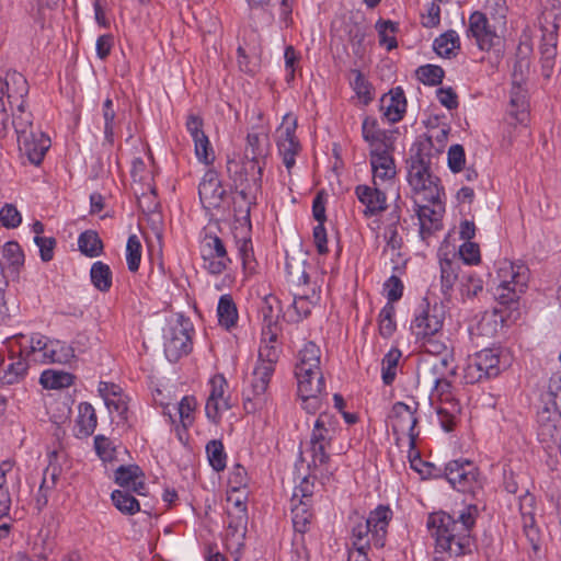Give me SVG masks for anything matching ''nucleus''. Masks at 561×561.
<instances>
[{"label":"nucleus","instance_id":"obj_52","mask_svg":"<svg viewBox=\"0 0 561 561\" xmlns=\"http://www.w3.org/2000/svg\"><path fill=\"white\" fill-rule=\"evenodd\" d=\"M451 356L445 354L439 357H435L430 365V375L433 380L447 378V375H454L455 368L450 367Z\"/></svg>","mask_w":561,"mask_h":561},{"label":"nucleus","instance_id":"obj_13","mask_svg":"<svg viewBox=\"0 0 561 561\" xmlns=\"http://www.w3.org/2000/svg\"><path fill=\"white\" fill-rule=\"evenodd\" d=\"M297 121L291 115L286 114L280 127L277 129V148L286 169H290L296 163V156L300 152L301 146L296 136Z\"/></svg>","mask_w":561,"mask_h":561},{"label":"nucleus","instance_id":"obj_1","mask_svg":"<svg viewBox=\"0 0 561 561\" xmlns=\"http://www.w3.org/2000/svg\"><path fill=\"white\" fill-rule=\"evenodd\" d=\"M295 377L302 409L309 414L317 413L328 393L321 370V350L314 342H307L298 352Z\"/></svg>","mask_w":561,"mask_h":561},{"label":"nucleus","instance_id":"obj_58","mask_svg":"<svg viewBox=\"0 0 561 561\" xmlns=\"http://www.w3.org/2000/svg\"><path fill=\"white\" fill-rule=\"evenodd\" d=\"M94 448L98 456L103 461H111L115 457V446L113 442L104 435L94 437Z\"/></svg>","mask_w":561,"mask_h":561},{"label":"nucleus","instance_id":"obj_39","mask_svg":"<svg viewBox=\"0 0 561 561\" xmlns=\"http://www.w3.org/2000/svg\"><path fill=\"white\" fill-rule=\"evenodd\" d=\"M92 285L102 293H107L112 287L113 273L107 264L96 261L90 270Z\"/></svg>","mask_w":561,"mask_h":561},{"label":"nucleus","instance_id":"obj_57","mask_svg":"<svg viewBox=\"0 0 561 561\" xmlns=\"http://www.w3.org/2000/svg\"><path fill=\"white\" fill-rule=\"evenodd\" d=\"M0 221L8 229L16 228L22 222V215L12 204H5L0 209Z\"/></svg>","mask_w":561,"mask_h":561},{"label":"nucleus","instance_id":"obj_35","mask_svg":"<svg viewBox=\"0 0 561 561\" xmlns=\"http://www.w3.org/2000/svg\"><path fill=\"white\" fill-rule=\"evenodd\" d=\"M433 48L437 55L446 58L456 56L457 50L460 49V38L456 31L449 30L437 38L433 43Z\"/></svg>","mask_w":561,"mask_h":561},{"label":"nucleus","instance_id":"obj_8","mask_svg":"<svg viewBox=\"0 0 561 561\" xmlns=\"http://www.w3.org/2000/svg\"><path fill=\"white\" fill-rule=\"evenodd\" d=\"M440 477H445L449 484L457 491L474 493L482 488L480 472L474 462L459 458L445 465L444 470H438Z\"/></svg>","mask_w":561,"mask_h":561},{"label":"nucleus","instance_id":"obj_62","mask_svg":"<svg viewBox=\"0 0 561 561\" xmlns=\"http://www.w3.org/2000/svg\"><path fill=\"white\" fill-rule=\"evenodd\" d=\"M314 477H305L299 485H297L294 490V494L291 497V502H296L298 500H305L308 503H311V497L313 495L314 489Z\"/></svg>","mask_w":561,"mask_h":561},{"label":"nucleus","instance_id":"obj_30","mask_svg":"<svg viewBox=\"0 0 561 561\" xmlns=\"http://www.w3.org/2000/svg\"><path fill=\"white\" fill-rule=\"evenodd\" d=\"M98 425V417L94 408L89 402H81L78 405V436L89 437Z\"/></svg>","mask_w":561,"mask_h":561},{"label":"nucleus","instance_id":"obj_14","mask_svg":"<svg viewBox=\"0 0 561 561\" xmlns=\"http://www.w3.org/2000/svg\"><path fill=\"white\" fill-rule=\"evenodd\" d=\"M266 161L244 158L242 164L236 160H228L227 171L234 183L249 182L255 192L262 188L263 170Z\"/></svg>","mask_w":561,"mask_h":561},{"label":"nucleus","instance_id":"obj_20","mask_svg":"<svg viewBox=\"0 0 561 561\" xmlns=\"http://www.w3.org/2000/svg\"><path fill=\"white\" fill-rule=\"evenodd\" d=\"M380 111L389 123H398L407 111V99L401 87L391 89L380 99Z\"/></svg>","mask_w":561,"mask_h":561},{"label":"nucleus","instance_id":"obj_9","mask_svg":"<svg viewBox=\"0 0 561 561\" xmlns=\"http://www.w3.org/2000/svg\"><path fill=\"white\" fill-rule=\"evenodd\" d=\"M445 308L442 304L431 305L427 299L417 307L411 322V331L416 340L435 337L444 325Z\"/></svg>","mask_w":561,"mask_h":561},{"label":"nucleus","instance_id":"obj_37","mask_svg":"<svg viewBox=\"0 0 561 561\" xmlns=\"http://www.w3.org/2000/svg\"><path fill=\"white\" fill-rule=\"evenodd\" d=\"M75 357L73 348L59 340H51L48 345V354L41 364H67Z\"/></svg>","mask_w":561,"mask_h":561},{"label":"nucleus","instance_id":"obj_61","mask_svg":"<svg viewBox=\"0 0 561 561\" xmlns=\"http://www.w3.org/2000/svg\"><path fill=\"white\" fill-rule=\"evenodd\" d=\"M434 387L431 392V403L432 405L436 404L437 400H447V398L451 399V382L447 378L433 380Z\"/></svg>","mask_w":561,"mask_h":561},{"label":"nucleus","instance_id":"obj_55","mask_svg":"<svg viewBox=\"0 0 561 561\" xmlns=\"http://www.w3.org/2000/svg\"><path fill=\"white\" fill-rule=\"evenodd\" d=\"M196 399L192 396H185L178 404V412L184 428L191 426L194 422L193 413L196 408Z\"/></svg>","mask_w":561,"mask_h":561},{"label":"nucleus","instance_id":"obj_17","mask_svg":"<svg viewBox=\"0 0 561 561\" xmlns=\"http://www.w3.org/2000/svg\"><path fill=\"white\" fill-rule=\"evenodd\" d=\"M282 347L279 344H261L259 348V359L254 367L252 377L260 379L256 389L262 390L264 382L271 381L275 371V365L279 359Z\"/></svg>","mask_w":561,"mask_h":561},{"label":"nucleus","instance_id":"obj_6","mask_svg":"<svg viewBox=\"0 0 561 561\" xmlns=\"http://www.w3.org/2000/svg\"><path fill=\"white\" fill-rule=\"evenodd\" d=\"M529 270L524 264L503 262L497 268L499 284L495 289V298L502 305H510L524 293L529 278Z\"/></svg>","mask_w":561,"mask_h":561},{"label":"nucleus","instance_id":"obj_16","mask_svg":"<svg viewBox=\"0 0 561 561\" xmlns=\"http://www.w3.org/2000/svg\"><path fill=\"white\" fill-rule=\"evenodd\" d=\"M210 392L205 405L207 419L218 424L221 420V414L231 408L229 398L225 397L227 380L222 375L214 376L210 381Z\"/></svg>","mask_w":561,"mask_h":561},{"label":"nucleus","instance_id":"obj_29","mask_svg":"<svg viewBox=\"0 0 561 561\" xmlns=\"http://www.w3.org/2000/svg\"><path fill=\"white\" fill-rule=\"evenodd\" d=\"M270 154V139L266 134L250 133L247 136L244 158L266 161Z\"/></svg>","mask_w":561,"mask_h":561},{"label":"nucleus","instance_id":"obj_27","mask_svg":"<svg viewBox=\"0 0 561 561\" xmlns=\"http://www.w3.org/2000/svg\"><path fill=\"white\" fill-rule=\"evenodd\" d=\"M411 157L408 163L425 164L432 167V159L438 153L435 150L432 136L422 135L411 147Z\"/></svg>","mask_w":561,"mask_h":561},{"label":"nucleus","instance_id":"obj_32","mask_svg":"<svg viewBox=\"0 0 561 561\" xmlns=\"http://www.w3.org/2000/svg\"><path fill=\"white\" fill-rule=\"evenodd\" d=\"M511 115L517 123L524 124L528 119V99L527 90L524 87H512L511 90Z\"/></svg>","mask_w":561,"mask_h":561},{"label":"nucleus","instance_id":"obj_42","mask_svg":"<svg viewBox=\"0 0 561 561\" xmlns=\"http://www.w3.org/2000/svg\"><path fill=\"white\" fill-rule=\"evenodd\" d=\"M402 353L399 348L392 347L381 360V378L386 386L392 385L397 376V368Z\"/></svg>","mask_w":561,"mask_h":561},{"label":"nucleus","instance_id":"obj_44","mask_svg":"<svg viewBox=\"0 0 561 561\" xmlns=\"http://www.w3.org/2000/svg\"><path fill=\"white\" fill-rule=\"evenodd\" d=\"M318 300L319 297L317 296L314 290H312L311 295H295L291 307L295 310L296 317L293 319V321L299 322L302 319L308 318L311 313L312 308L317 305Z\"/></svg>","mask_w":561,"mask_h":561},{"label":"nucleus","instance_id":"obj_50","mask_svg":"<svg viewBox=\"0 0 561 561\" xmlns=\"http://www.w3.org/2000/svg\"><path fill=\"white\" fill-rule=\"evenodd\" d=\"M2 254L12 272L18 273L19 268L24 264V254L20 244L15 241L7 242L3 245Z\"/></svg>","mask_w":561,"mask_h":561},{"label":"nucleus","instance_id":"obj_45","mask_svg":"<svg viewBox=\"0 0 561 561\" xmlns=\"http://www.w3.org/2000/svg\"><path fill=\"white\" fill-rule=\"evenodd\" d=\"M111 499L114 506L123 514L134 515L140 511L139 502L126 491L115 490Z\"/></svg>","mask_w":561,"mask_h":561},{"label":"nucleus","instance_id":"obj_11","mask_svg":"<svg viewBox=\"0 0 561 561\" xmlns=\"http://www.w3.org/2000/svg\"><path fill=\"white\" fill-rule=\"evenodd\" d=\"M537 436L542 448L549 453H557L561 444V413L545 407L538 412Z\"/></svg>","mask_w":561,"mask_h":561},{"label":"nucleus","instance_id":"obj_60","mask_svg":"<svg viewBox=\"0 0 561 561\" xmlns=\"http://www.w3.org/2000/svg\"><path fill=\"white\" fill-rule=\"evenodd\" d=\"M409 460H410L411 468L413 470H415L416 472H419L420 474H422L424 478H426V477L439 478L440 477V474H438V472L437 473L434 472V470H436V468L433 463L422 460L419 451L415 450V454H412V451H410Z\"/></svg>","mask_w":561,"mask_h":561},{"label":"nucleus","instance_id":"obj_34","mask_svg":"<svg viewBox=\"0 0 561 561\" xmlns=\"http://www.w3.org/2000/svg\"><path fill=\"white\" fill-rule=\"evenodd\" d=\"M218 322L227 330L234 328L238 321V310L230 295H222L217 306Z\"/></svg>","mask_w":561,"mask_h":561},{"label":"nucleus","instance_id":"obj_7","mask_svg":"<svg viewBox=\"0 0 561 561\" xmlns=\"http://www.w3.org/2000/svg\"><path fill=\"white\" fill-rule=\"evenodd\" d=\"M193 324L188 318L178 314L163 333V346L167 358L175 363L192 351Z\"/></svg>","mask_w":561,"mask_h":561},{"label":"nucleus","instance_id":"obj_21","mask_svg":"<svg viewBox=\"0 0 561 561\" xmlns=\"http://www.w3.org/2000/svg\"><path fill=\"white\" fill-rule=\"evenodd\" d=\"M394 144L385 148L370 150V165L374 179L390 180L394 178L396 164L393 159Z\"/></svg>","mask_w":561,"mask_h":561},{"label":"nucleus","instance_id":"obj_48","mask_svg":"<svg viewBox=\"0 0 561 561\" xmlns=\"http://www.w3.org/2000/svg\"><path fill=\"white\" fill-rule=\"evenodd\" d=\"M415 73L417 79L425 85H437L442 83L445 76V71L440 66L431 64L420 66Z\"/></svg>","mask_w":561,"mask_h":561},{"label":"nucleus","instance_id":"obj_3","mask_svg":"<svg viewBox=\"0 0 561 561\" xmlns=\"http://www.w3.org/2000/svg\"><path fill=\"white\" fill-rule=\"evenodd\" d=\"M393 517V512L388 505H378L370 511L368 517L356 516L352 518L351 529L352 543L374 545L376 548H383L388 534V526Z\"/></svg>","mask_w":561,"mask_h":561},{"label":"nucleus","instance_id":"obj_51","mask_svg":"<svg viewBox=\"0 0 561 561\" xmlns=\"http://www.w3.org/2000/svg\"><path fill=\"white\" fill-rule=\"evenodd\" d=\"M126 261L130 272L139 270L141 261V243L136 234L129 236L126 244Z\"/></svg>","mask_w":561,"mask_h":561},{"label":"nucleus","instance_id":"obj_15","mask_svg":"<svg viewBox=\"0 0 561 561\" xmlns=\"http://www.w3.org/2000/svg\"><path fill=\"white\" fill-rule=\"evenodd\" d=\"M198 196L203 207L207 210L221 207L227 191L224 188L218 173L209 169L205 172L198 185Z\"/></svg>","mask_w":561,"mask_h":561},{"label":"nucleus","instance_id":"obj_4","mask_svg":"<svg viewBox=\"0 0 561 561\" xmlns=\"http://www.w3.org/2000/svg\"><path fill=\"white\" fill-rule=\"evenodd\" d=\"M512 365V355L506 348H483L469 356L463 378L467 383L481 382L497 377Z\"/></svg>","mask_w":561,"mask_h":561},{"label":"nucleus","instance_id":"obj_12","mask_svg":"<svg viewBox=\"0 0 561 561\" xmlns=\"http://www.w3.org/2000/svg\"><path fill=\"white\" fill-rule=\"evenodd\" d=\"M417 407V402H414V407L404 402H396L389 415L393 434L399 435L407 433L411 450H415L416 439L419 437V432L415 431L419 422L415 416Z\"/></svg>","mask_w":561,"mask_h":561},{"label":"nucleus","instance_id":"obj_64","mask_svg":"<svg viewBox=\"0 0 561 561\" xmlns=\"http://www.w3.org/2000/svg\"><path fill=\"white\" fill-rule=\"evenodd\" d=\"M460 262L466 264H477L480 262V249L477 243L466 241L459 249Z\"/></svg>","mask_w":561,"mask_h":561},{"label":"nucleus","instance_id":"obj_2","mask_svg":"<svg viewBox=\"0 0 561 561\" xmlns=\"http://www.w3.org/2000/svg\"><path fill=\"white\" fill-rule=\"evenodd\" d=\"M342 427L336 415L321 412L317 417L311 430L309 439V451L311 461L308 463L310 470H317L330 462V451L336 438L340 436Z\"/></svg>","mask_w":561,"mask_h":561},{"label":"nucleus","instance_id":"obj_22","mask_svg":"<svg viewBox=\"0 0 561 561\" xmlns=\"http://www.w3.org/2000/svg\"><path fill=\"white\" fill-rule=\"evenodd\" d=\"M440 266V290L445 299L449 300L454 286L459 279L461 272L460 259L454 254L451 257L445 255L439 259Z\"/></svg>","mask_w":561,"mask_h":561},{"label":"nucleus","instance_id":"obj_24","mask_svg":"<svg viewBox=\"0 0 561 561\" xmlns=\"http://www.w3.org/2000/svg\"><path fill=\"white\" fill-rule=\"evenodd\" d=\"M18 145L21 153L25 154L32 164L39 165L49 148V139L45 138L43 134L37 137L32 133L27 137L19 139Z\"/></svg>","mask_w":561,"mask_h":561},{"label":"nucleus","instance_id":"obj_38","mask_svg":"<svg viewBox=\"0 0 561 561\" xmlns=\"http://www.w3.org/2000/svg\"><path fill=\"white\" fill-rule=\"evenodd\" d=\"M417 217L420 220V234L423 240L440 228L439 213L430 206H419Z\"/></svg>","mask_w":561,"mask_h":561},{"label":"nucleus","instance_id":"obj_56","mask_svg":"<svg viewBox=\"0 0 561 561\" xmlns=\"http://www.w3.org/2000/svg\"><path fill=\"white\" fill-rule=\"evenodd\" d=\"M523 530L533 550L537 552L540 549V530L536 526L535 517L529 516L528 513L523 520Z\"/></svg>","mask_w":561,"mask_h":561},{"label":"nucleus","instance_id":"obj_28","mask_svg":"<svg viewBox=\"0 0 561 561\" xmlns=\"http://www.w3.org/2000/svg\"><path fill=\"white\" fill-rule=\"evenodd\" d=\"M51 339L34 333L30 336L27 345H21V354H25L26 359L33 363H42L48 354V345Z\"/></svg>","mask_w":561,"mask_h":561},{"label":"nucleus","instance_id":"obj_23","mask_svg":"<svg viewBox=\"0 0 561 561\" xmlns=\"http://www.w3.org/2000/svg\"><path fill=\"white\" fill-rule=\"evenodd\" d=\"M362 136L370 150L393 145L392 133L379 128L375 117L366 116L362 124Z\"/></svg>","mask_w":561,"mask_h":561},{"label":"nucleus","instance_id":"obj_31","mask_svg":"<svg viewBox=\"0 0 561 561\" xmlns=\"http://www.w3.org/2000/svg\"><path fill=\"white\" fill-rule=\"evenodd\" d=\"M201 253L203 259L229 257L224 241L213 231L205 229L201 242Z\"/></svg>","mask_w":561,"mask_h":561},{"label":"nucleus","instance_id":"obj_40","mask_svg":"<svg viewBox=\"0 0 561 561\" xmlns=\"http://www.w3.org/2000/svg\"><path fill=\"white\" fill-rule=\"evenodd\" d=\"M108 412L113 415L116 413V424H128L129 421V411L127 397L123 394L122 390L119 392H112L110 397L106 398L105 403Z\"/></svg>","mask_w":561,"mask_h":561},{"label":"nucleus","instance_id":"obj_46","mask_svg":"<svg viewBox=\"0 0 561 561\" xmlns=\"http://www.w3.org/2000/svg\"><path fill=\"white\" fill-rule=\"evenodd\" d=\"M27 363L28 360L25 357L9 364L0 378L2 383L14 385L23 380L27 371Z\"/></svg>","mask_w":561,"mask_h":561},{"label":"nucleus","instance_id":"obj_18","mask_svg":"<svg viewBox=\"0 0 561 561\" xmlns=\"http://www.w3.org/2000/svg\"><path fill=\"white\" fill-rule=\"evenodd\" d=\"M467 36L474 38L481 50H490L494 46V41L499 39L495 31L489 24L486 15L480 11L470 14Z\"/></svg>","mask_w":561,"mask_h":561},{"label":"nucleus","instance_id":"obj_26","mask_svg":"<svg viewBox=\"0 0 561 561\" xmlns=\"http://www.w3.org/2000/svg\"><path fill=\"white\" fill-rule=\"evenodd\" d=\"M433 407L436 409L442 428L445 432H451L461 410L459 402L451 397V399L447 398V400H437Z\"/></svg>","mask_w":561,"mask_h":561},{"label":"nucleus","instance_id":"obj_36","mask_svg":"<svg viewBox=\"0 0 561 561\" xmlns=\"http://www.w3.org/2000/svg\"><path fill=\"white\" fill-rule=\"evenodd\" d=\"M75 376L62 370L47 369L41 374L39 383L45 389H64L73 383Z\"/></svg>","mask_w":561,"mask_h":561},{"label":"nucleus","instance_id":"obj_10","mask_svg":"<svg viewBox=\"0 0 561 561\" xmlns=\"http://www.w3.org/2000/svg\"><path fill=\"white\" fill-rule=\"evenodd\" d=\"M408 182L416 194H423V199L431 204L440 203L439 179L432 174L431 167L409 163Z\"/></svg>","mask_w":561,"mask_h":561},{"label":"nucleus","instance_id":"obj_49","mask_svg":"<svg viewBox=\"0 0 561 561\" xmlns=\"http://www.w3.org/2000/svg\"><path fill=\"white\" fill-rule=\"evenodd\" d=\"M376 27L378 30L379 35V44L381 46H386L387 50H391L397 47L398 43L393 35L398 31V24L387 20V21H379L376 24Z\"/></svg>","mask_w":561,"mask_h":561},{"label":"nucleus","instance_id":"obj_25","mask_svg":"<svg viewBox=\"0 0 561 561\" xmlns=\"http://www.w3.org/2000/svg\"><path fill=\"white\" fill-rule=\"evenodd\" d=\"M291 503L293 527L295 533L302 537L310 530L312 525L313 512L311 511V503H308L305 500H298Z\"/></svg>","mask_w":561,"mask_h":561},{"label":"nucleus","instance_id":"obj_47","mask_svg":"<svg viewBox=\"0 0 561 561\" xmlns=\"http://www.w3.org/2000/svg\"><path fill=\"white\" fill-rule=\"evenodd\" d=\"M396 308L392 304L387 302L379 313V333L382 337H390L397 329L394 321Z\"/></svg>","mask_w":561,"mask_h":561},{"label":"nucleus","instance_id":"obj_54","mask_svg":"<svg viewBox=\"0 0 561 561\" xmlns=\"http://www.w3.org/2000/svg\"><path fill=\"white\" fill-rule=\"evenodd\" d=\"M353 73L354 79L352 81V87L357 96L363 101L365 105H367L374 99L371 84L366 80L359 70H354Z\"/></svg>","mask_w":561,"mask_h":561},{"label":"nucleus","instance_id":"obj_41","mask_svg":"<svg viewBox=\"0 0 561 561\" xmlns=\"http://www.w3.org/2000/svg\"><path fill=\"white\" fill-rule=\"evenodd\" d=\"M79 250L89 257H95L103 252V242L98 232L85 230L78 238Z\"/></svg>","mask_w":561,"mask_h":561},{"label":"nucleus","instance_id":"obj_59","mask_svg":"<svg viewBox=\"0 0 561 561\" xmlns=\"http://www.w3.org/2000/svg\"><path fill=\"white\" fill-rule=\"evenodd\" d=\"M194 147H195V154L201 162H203L207 165L213 163V161L215 159L214 150H213L210 141L206 135L194 140Z\"/></svg>","mask_w":561,"mask_h":561},{"label":"nucleus","instance_id":"obj_43","mask_svg":"<svg viewBox=\"0 0 561 561\" xmlns=\"http://www.w3.org/2000/svg\"><path fill=\"white\" fill-rule=\"evenodd\" d=\"M206 455L210 467L216 471H224L227 465V454L220 439H211L206 445Z\"/></svg>","mask_w":561,"mask_h":561},{"label":"nucleus","instance_id":"obj_19","mask_svg":"<svg viewBox=\"0 0 561 561\" xmlns=\"http://www.w3.org/2000/svg\"><path fill=\"white\" fill-rule=\"evenodd\" d=\"M374 184L375 186L359 184L354 191L358 202L365 206L363 210L365 218L378 216L388 208L386 193L376 186L375 181Z\"/></svg>","mask_w":561,"mask_h":561},{"label":"nucleus","instance_id":"obj_63","mask_svg":"<svg viewBox=\"0 0 561 561\" xmlns=\"http://www.w3.org/2000/svg\"><path fill=\"white\" fill-rule=\"evenodd\" d=\"M448 167L457 173L462 170L466 162L465 149L461 145H453L448 150Z\"/></svg>","mask_w":561,"mask_h":561},{"label":"nucleus","instance_id":"obj_5","mask_svg":"<svg viewBox=\"0 0 561 561\" xmlns=\"http://www.w3.org/2000/svg\"><path fill=\"white\" fill-rule=\"evenodd\" d=\"M545 4L546 12L542 14V19L546 25L540 26L541 38L539 45L541 72L546 79H549L552 75L554 67V59L557 57V44H558V28L559 25L556 20L559 13L557 9L561 7L560 0H541Z\"/></svg>","mask_w":561,"mask_h":561},{"label":"nucleus","instance_id":"obj_53","mask_svg":"<svg viewBox=\"0 0 561 561\" xmlns=\"http://www.w3.org/2000/svg\"><path fill=\"white\" fill-rule=\"evenodd\" d=\"M144 473L138 466H121L115 471V482L122 488H129Z\"/></svg>","mask_w":561,"mask_h":561},{"label":"nucleus","instance_id":"obj_33","mask_svg":"<svg viewBox=\"0 0 561 561\" xmlns=\"http://www.w3.org/2000/svg\"><path fill=\"white\" fill-rule=\"evenodd\" d=\"M259 382L260 379L252 377L250 389L244 392L243 407L247 413L256 412L257 410L262 409L266 402V390L270 382L265 381L263 389L260 391L256 389V385H259Z\"/></svg>","mask_w":561,"mask_h":561}]
</instances>
